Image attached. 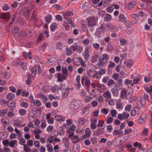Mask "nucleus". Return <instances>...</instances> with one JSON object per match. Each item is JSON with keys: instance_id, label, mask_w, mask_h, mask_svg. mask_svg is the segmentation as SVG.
<instances>
[{"instance_id": "nucleus-1", "label": "nucleus", "mask_w": 152, "mask_h": 152, "mask_svg": "<svg viewBox=\"0 0 152 152\" xmlns=\"http://www.w3.org/2000/svg\"><path fill=\"white\" fill-rule=\"evenodd\" d=\"M82 105L81 102L80 100L74 101L70 103L69 105L70 108L72 110H75L79 109Z\"/></svg>"}, {"instance_id": "nucleus-2", "label": "nucleus", "mask_w": 152, "mask_h": 152, "mask_svg": "<svg viewBox=\"0 0 152 152\" xmlns=\"http://www.w3.org/2000/svg\"><path fill=\"white\" fill-rule=\"evenodd\" d=\"M81 82L82 84L84 85L86 91L88 92H89L90 87V81L84 77H83L81 78Z\"/></svg>"}, {"instance_id": "nucleus-3", "label": "nucleus", "mask_w": 152, "mask_h": 152, "mask_svg": "<svg viewBox=\"0 0 152 152\" xmlns=\"http://www.w3.org/2000/svg\"><path fill=\"white\" fill-rule=\"evenodd\" d=\"M37 70H38L37 73L38 75L40 74L42 72L40 66L39 64L35 65L30 69V71L31 72L32 76L34 77L36 76Z\"/></svg>"}, {"instance_id": "nucleus-4", "label": "nucleus", "mask_w": 152, "mask_h": 152, "mask_svg": "<svg viewBox=\"0 0 152 152\" xmlns=\"http://www.w3.org/2000/svg\"><path fill=\"white\" fill-rule=\"evenodd\" d=\"M87 75L90 77L98 79L99 76L97 71L92 69H88L87 72Z\"/></svg>"}, {"instance_id": "nucleus-5", "label": "nucleus", "mask_w": 152, "mask_h": 152, "mask_svg": "<svg viewBox=\"0 0 152 152\" xmlns=\"http://www.w3.org/2000/svg\"><path fill=\"white\" fill-rule=\"evenodd\" d=\"M70 48L74 52H77L79 53H81L83 50L82 47L77 45V44L75 43L71 45L70 46Z\"/></svg>"}, {"instance_id": "nucleus-6", "label": "nucleus", "mask_w": 152, "mask_h": 152, "mask_svg": "<svg viewBox=\"0 0 152 152\" xmlns=\"http://www.w3.org/2000/svg\"><path fill=\"white\" fill-rule=\"evenodd\" d=\"M64 88V85L62 83H60L58 85H55L51 88V91L53 92L59 90H62Z\"/></svg>"}, {"instance_id": "nucleus-7", "label": "nucleus", "mask_w": 152, "mask_h": 152, "mask_svg": "<svg viewBox=\"0 0 152 152\" xmlns=\"http://www.w3.org/2000/svg\"><path fill=\"white\" fill-rule=\"evenodd\" d=\"M57 77V81L60 82H62L63 80H65L66 78V75L61 74L60 73H56V75Z\"/></svg>"}, {"instance_id": "nucleus-8", "label": "nucleus", "mask_w": 152, "mask_h": 152, "mask_svg": "<svg viewBox=\"0 0 152 152\" xmlns=\"http://www.w3.org/2000/svg\"><path fill=\"white\" fill-rule=\"evenodd\" d=\"M88 26L89 27H92L96 25V20L94 18H88Z\"/></svg>"}, {"instance_id": "nucleus-9", "label": "nucleus", "mask_w": 152, "mask_h": 152, "mask_svg": "<svg viewBox=\"0 0 152 152\" xmlns=\"http://www.w3.org/2000/svg\"><path fill=\"white\" fill-rule=\"evenodd\" d=\"M83 56L85 61L87 60L89 58L90 55L89 49L88 48H85L84 51L82 53Z\"/></svg>"}, {"instance_id": "nucleus-10", "label": "nucleus", "mask_w": 152, "mask_h": 152, "mask_svg": "<svg viewBox=\"0 0 152 152\" xmlns=\"http://www.w3.org/2000/svg\"><path fill=\"white\" fill-rule=\"evenodd\" d=\"M33 8V7L32 5L30 6V7L29 9L25 8L23 10V15L25 17L29 15L30 12Z\"/></svg>"}, {"instance_id": "nucleus-11", "label": "nucleus", "mask_w": 152, "mask_h": 152, "mask_svg": "<svg viewBox=\"0 0 152 152\" xmlns=\"http://www.w3.org/2000/svg\"><path fill=\"white\" fill-rule=\"evenodd\" d=\"M83 61V60L81 57H76L73 59L74 64L75 66L80 65L81 62Z\"/></svg>"}, {"instance_id": "nucleus-12", "label": "nucleus", "mask_w": 152, "mask_h": 152, "mask_svg": "<svg viewBox=\"0 0 152 152\" xmlns=\"http://www.w3.org/2000/svg\"><path fill=\"white\" fill-rule=\"evenodd\" d=\"M80 76L79 75L77 76L76 78V83H75V87L77 90L79 89L81 87V84L80 83Z\"/></svg>"}, {"instance_id": "nucleus-13", "label": "nucleus", "mask_w": 152, "mask_h": 152, "mask_svg": "<svg viewBox=\"0 0 152 152\" xmlns=\"http://www.w3.org/2000/svg\"><path fill=\"white\" fill-rule=\"evenodd\" d=\"M128 91L126 89H124L121 91L120 96L121 99H123L126 98V99L128 98L126 94Z\"/></svg>"}, {"instance_id": "nucleus-14", "label": "nucleus", "mask_w": 152, "mask_h": 152, "mask_svg": "<svg viewBox=\"0 0 152 152\" xmlns=\"http://www.w3.org/2000/svg\"><path fill=\"white\" fill-rule=\"evenodd\" d=\"M91 132L88 128H86L85 129V134L82 136L83 139L89 138L91 134Z\"/></svg>"}, {"instance_id": "nucleus-15", "label": "nucleus", "mask_w": 152, "mask_h": 152, "mask_svg": "<svg viewBox=\"0 0 152 152\" xmlns=\"http://www.w3.org/2000/svg\"><path fill=\"white\" fill-rule=\"evenodd\" d=\"M10 15L8 13H3L0 14V18L2 19L6 20L10 19Z\"/></svg>"}, {"instance_id": "nucleus-16", "label": "nucleus", "mask_w": 152, "mask_h": 152, "mask_svg": "<svg viewBox=\"0 0 152 152\" xmlns=\"http://www.w3.org/2000/svg\"><path fill=\"white\" fill-rule=\"evenodd\" d=\"M103 97L106 99H110L112 97L111 94L109 91L104 92L103 94Z\"/></svg>"}, {"instance_id": "nucleus-17", "label": "nucleus", "mask_w": 152, "mask_h": 152, "mask_svg": "<svg viewBox=\"0 0 152 152\" xmlns=\"http://www.w3.org/2000/svg\"><path fill=\"white\" fill-rule=\"evenodd\" d=\"M17 140H12L10 142L9 146L11 148H15L18 146Z\"/></svg>"}, {"instance_id": "nucleus-18", "label": "nucleus", "mask_w": 152, "mask_h": 152, "mask_svg": "<svg viewBox=\"0 0 152 152\" xmlns=\"http://www.w3.org/2000/svg\"><path fill=\"white\" fill-rule=\"evenodd\" d=\"M73 13L71 11H67L64 12L63 13L64 15V18L65 19H66L69 17H70L73 15Z\"/></svg>"}, {"instance_id": "nucleus-19", "label": "nucleus", "mask_w": 152, "mask_h": 152, "mask_svg": "<svg viewBox=\"0 0 152 152\" xmlns=\"http://www.w3.org/2000/svg\"><path fill=\"white\" fill-rule=\"evenodd\" d=\"M31 54L32 52L31 51H29L28 53L26 52H24L23 53V55L24 58H28L30 59L32 58V57L31 56Z\"/></svg>"}, {"instance_id": "nucleus-20", "label": "nucleus", "mask_w": 152, "mask_h": 152, "mask_svg": "<svg viewBox=\"0 0 152 152\" xmlns=\"http://www.w3.org/2000/svg\"><path fill=\"white\" fill-rule=\"evenodd\" d=\"M55 120L58 122H60V123L64 122L65 120V118L62 117L60 115H57L55 116Z\"/></svg>"}, {"instance_id": "nucleus-21", "label": "nucleus", "mask_w": 152, "mask_h": 152, "mask_svg": "<svg viewBox=\"0 0 152 152\" xmlns=\"http://www.w3.org/2000/svg\"><path fill=\"white\" fill-rule=\"evenodd\" d=\"M1 77L2 78L8 79L10 77V75L7 71L4 70L1 73Z\"/></svg>"}, {"instance_id": "nucleus-22", "label": "nucleus", "mask_w": 152, "mask_h": 152, "mask_svg": "<svg viewBox=\"0 0 152 152\" xmlns=\"http://www.w3.org/2000/svg\"><path fill=\"white\" fill-rule=\"evenodd\" d=\"M62 141L65 147L67 148L69 146V143L68 138L64 137L62 139Z\"/></svg>"}, {"instance_id": "nucleus-23", "label": "nucleus", "mask_w": 152, "mask_h": 152, "mask_svg": "<svg viewBox=\"0 0 152 152\" xmlns=\"http://www.w3.org/2000/svg\"><path fill=\"white\" fill-rule=\"evenodd\" d=\"M126 18L123 14L120 15L118 17V20L121 22H124L126 24Z\"/></svg>"}, {"instance_id": "nucleus-24", "label": "nucleus", "mask_w": 152, "mask_h": 152, "mask_svg": "<svg viewBox=\"0 0 152 152\" xmlns=\"http://www.w3.org/2000/svg\"><path fill=\"white\" fill-rule=\"evenodd\" d=\"M104 128H101L98 129L96 132V135L97 136H98L99 135L103 134H104Z\"/></svg>"}, {"instance_id": "nucleus-25", "label": "nucleus", "mask_w": 152, "mask_h": 152, "mask_svg": "<svg viewBox=\"0 0 152 152\" xmlns=\"http://www.w3.org/2000/svg\"><path fill=\"white\" fill-rule=\"evenodd\" d=\"M106 64V62L103 61L102 59H100L99 62L96 64L97 66L99 67H102L105 66Z\"/></svg>"}, {"instance_id": "nucleus-26", "label": "nucleus", "mask_w": 152, "mask_h": 152, "mask_svg": "<svg viewBox=\"0 0 152 152\" xmlns=\"http://www.w3.org/2000/svg\"><path fill=\"white\" fill-rule=\"evenodd\" d=\"M69 88H66L64 89L62 91V95L64 97H66L69 94Z\"/></svg>"}, {"instance_id": "nucleus-27", "label": "nucleus", "mask_w": 152, "mask_h": 152, "mask_svg": "<svg viewBox=\"0 0 152 152\" xmlns=\"http://www.w3.org/2000/svg\"><path fill=\"white\" fill-rule=\"evenodd\" d=\"M9 121V119L6 117H3L1 120V123L3 125H8V122Z\"/></svg>"}, {"instance_id": "nucleus-28", "label": "nucleus", "mask_w": 152, "mask_h": 152, "mask_svg": "<svg viewBox=\"0 0 152 152\" xmlns=\"http://www.w3.org/2000/svg\"><path fill=\"white\" fill-rule=\"evenodd\" d=\"M98 57L97 54L94 53L92 57L91 62L92 63H95L96 62L97 58Z\"/></svg>"}, {"instance_id": "nucleus-29", "label": "nucleus", "mask_w": 152, "mask_h": 152, "mask_svg": "<svg viewBox=\"0 0 152 152\" xmlns=\"http://www.w3.org/2000/svg\"><path fill=\"white\" fill-rule=\"evenodd\" d=\"M15 97V95L12 93H9L7 95V99L11 100L13 99Z\"/></svg>"}, {"instance_id": "nucleus-30", "label": "nucleus", "mask_w": 152, "mask_h": 152, "mask_svg": "<svg viewBox=\"0 0 152 152\" xmlns=\"http://www.w3.org/2000/svg\"><path fill=\"white\" fill-rule=\"evenodd\" d=\"M109 58L110 57L108 55L106 54H104L102 55L101 59L103 61H105L106 62H107Z\"/></svg>"}, {"instance_id": "nucleus-31", "label": "nucleus", "mask_w": 152, "mask_h": 152, "mask_svg": "<svg viewBox=\"0 0 152 152\" xmlns=\"http://www.w3.org/2000/svg\"><path fill=\"white\" fill-rule=\"evenodd\" d=\"M136 3L135 1H132L129 2L128 5V9L129 10L132 9L134 7Z\"/></svg>"}, {"instance_id": "nucleus-32", "label": "nucleus", "mask_w": 152, "mask_h": 152, "mask_svg": "<svg viewBox=\"0 0 152 152\" xmlns=\"http://www.w3.org/2000/svg\"><path fill=\"white\" fill-rule=\"evenodd\" d=\"M102 31L100 30L99 29L97 28L95 33V35L96 37V38H99L100 37Z\"/></svg>"}, {"instance_id": "nucleus-33", "label": "nucleus", "mask_w": 152, "mask_h": 152, "mask_svg": "<svg viewBox=\"0 0 152 152\" xmlns=\"http://www.w3.org/2000/svg\"><path fill=\"white\" fill-rule=\"evenodd\" d=\"M39 98H40L43 99V100L45 102H47L48 100V98L45 96V95L42 93H40L39 95Z\"/></svg>"}, {"instance_id": "nucleus-34", "label": "nucleus", "mask_w": 152, "mask_h": 152, "mask_svg": "<svg viewBox=\"0 0 152 152\" xmlns=\"http://www.w3.org/2000/svg\"><path fill=\"white\" fill-rule=\"evenodd\" d=\"M110 91L114 96H117L118 95V90L113 88H112Z\"/></svg>"}, {"instance_id": "nucleus-35", "label": "nucleus", "mask_w": 152, "mask_h": 152, "mask_svg": "<svg viewBox=\"0 0 152 152\" xmlns=\"http://www.w3.org/2000/svg\"><path fill=\"white\" fill-rule=\"evenodd\" d=\"M96 87L98 88H100L102 89V92L104 91V90L105 89L106 87L103 84H101L100 83L96 84Z\"/></svg>"}, {"instance_id": "nucleus-36", "label": "nucleus", "mask_w": 152, "mask_h": 152, "mask_svg": "<svg viewBox=\"0 0 152 152\" xmlns=\"http://www.w3.org/2000/svg\"><path fill=\"white\" fill-rule=\"evenodd\" d=\"M8 110L7 109H4L3 110H0V116H2L5 115L7 112Z\"/></svg>"}, {"instance_id": "nucleus-37", "label": "nucleus", "mask_w": 152, "mask_h": 152, "mask_svg": "<svg viewBox=\"0 0 152 152\" xmlns=\"http://www.w3.org/2000/svg\"><path fill=\"white\" fill-rule=\"evenodd\" d=\"M52 18V16L51 15L48 14L45 17V21L48 23L51 20Z\"/></svg>"}, {"instance_id": "nucleus-38", "label": "nucleus", "mask_w": 152, "mask_h": 152, "mask_svg": "<svg viewBox=\"0 0 152 152\" xmlns=\"http://www.w3.org/2000/svg\"><path fill=\"white\" fill-rule=\"evenodd\" d=\"M112 16L111 15L107 14H106L104 18V20L105 21H109L111 19Z\"/></svg>"}, {"instance_id": "nucleus-39", "label": "nucleus", "mask_w": 152, "mask_h": 152, "mask_svg": "<svg viewBox=\"0 0 152 152\" xmlns=\"http://www.w3.org/2000/svg\"><path fill=\"white\" fill-rule=\"evenodd\" d=\"M18 113L21 116H24L26 114V111L25 109H21L19 110Z\"/></svg>"}, {"instance_id": "nucleus-40", "label": "nucleus", "mask_w": 152, "mask_h": 152, "mask_svg": "<svg viewBox=\"0 0 152 152\" xmlns=\"http://www.w3.org/2000/svg\"><path fill=\"white\" fill-rule=\"evenodd\" d=\"M56 60L53 58H51L49 59L48 61V64L50 65H52L56 62Z\"/></svg>"}, {"instance_id": "nucleus-41", "label": "nucleus", "mask_w": 152, "mask_h": 152, "mask_svg": "<svg viewBox=\"0 0 152 152\" xmlns=\"http://www.w3.org/2000/svg\"><path fill=\"white\" fill-rule=\"evenodd\" d=\"M23 149L24 151L26 152H31V149L28 147L26 144L24 145L23 146Z\"/></svg>"}, {"instance_id": "nucleus-42", "label": "nucleus", "mask_w": 152, "mask_h": 152, "mask_svg": "<svg viewBox=\"0 0 152 152\" xmlns=\"http://www.w3.org/2000/svg\"><path fill=\"white\" fill-rule=\"evenodd\" d=\"M33 103L34 105L37 106H39L42 104L41 101L38 99L35 100Z\"/></svg>"}, {"instance_id": "nucleus-43", "label": "nucleus", "mask_w": 152, "mask_h": 152, "mask_svg": "<svg viewBox=\"0 0 152 152\" xmlns=\"http://www.w3.org/2000/svg\"><path fill=\"white\" fill-rule=\"evenodd\" d=\"M12 29L13 32L15 33H18L19 31V28L18 27L16 26L12 27Z\"/></svg>"}, {"instance_id": "nucleus-44", "label": "nucleus", "mask_w": 152, "mask_h": 152, "mask_svg": "<svg viewBox=\"0 0 152 152\" xmlns=\"http://www.w3.org/2000/svg\"><path fill=\"white\" fill-rule=\"evenodd\" d=\"M61 71L63 75H66L67 76V72H68V70L66 68L64 67H63L62 68Z\"/></svg>"}, {"instance_id": "nucleus-45", "label": "nucleus", "mask_w": 152, "mask_h": 152, "mask_svg": "<svg viewBox=\"0 0 152 152\" xmlns=\"http://www.w3.org/2000/svg\"><path fill=\"white\" fill-rule=\"evenodd\" d=\"M134 63V61L133 60H128L127 64V66L128 68H130L131 66Z\"/></svg>"}, {"instance_id": "nucleus-46", "label": "nucleus", "mask_w": 152, "mask_h": 152, "mask_svg": "<svg viewBox=\"0 0 152 152\" xmlns=\"http://www.w3.org/2000/svg\"><path fill=\"white\" fill-rule=\"evenodd\" d=\"M22 63V61H17L13 62L12 64V65L14 66H18L20 65Z\"/></svg>"}, {"instance_id": "nucleus-47", "label": "nucleus", "mask_w": 152, "mask_h": 152, "mask_svg": "<svg viewBox=\"0 0 152 152\" xmlns=\"http://www.w3.org/2000/svg\"><path fill=\"white\" fill-rule=\"evenodd\" d=\"M78 122L79 125H83L84 123V119L82 118H79L78 120Z\"/></svg>"}, {"instance_id": "nucleus-48", "label": "nucleus", "mask_w": 152, "mask_h": 152, "mask_svg": "<svg viewBox=\"0 0 152 152\" xmlns=\"http://www.w3.org/2000/svg\"><path fill=\"white\" fill-rule=\"evenodd\" d=\"M132 80H130L129 79H126L125 80L124 83V84L126 85H128L131 84V85H133V84L132 83Z\"/></svg>"}, {"instance_id": "nucleus-49", "label": "nucleus", "mask_w": 152, "mask_h": 152, "mask_svg": "<svg viewBox=\"0 0 152 152\" xmlns=\"http://www.w3.org/2000/svg\"><path fill=\"white\" fill-rule=\"evenodd\" d=\"M57 24L56 23H54L50 26L51 31H54L57 28Z\"/></svg>"}, {"instance_id": "nucleus-50", "label": "nucleus", "mask_w": 152, "mask_h": 152, "mask_svg": "<svg viewBox=\"0 0 152 152\" xmlns=\"http://www.w3.org/2000/svg\"><path fill=\"white\" fill-rule=\"evenodd\" d=\"M104 123V121L103 120L99 121L97 125L98 127H102Z\"/></svg>"}, {"instance_id": "nucleus-51", "label": "nucleus", "mask_w": 152, "mask_h": 152, "mask_svg": "<svg viewBox=\"0 0 152 152\" xmlns=\"http://www.w3.org/2000/svg\"><path fill=\"white\" fill-rule=\"evenodd\" d=\"M66 50V54L67 56H69L72 54V51L70 47V48H66L65 49Z\"/></svg>"}, {"instance_id": "nucleus-52", "label": "nucleus", "mask_w": 152, "mask_h": 152, "mask_svg": "<svg viewBox=\"0 0 152 152\" xmlns=\"http://www.w3.org/2000/svg\"><path fill=\"white\" fill-rule=\"evenodd\" d=\"M90 42L89 39L88 38H86L82 41V43L85 45H88Z\"/></svg>"}, {"instance_id": "nucleus-53", "label": "nucleus", "mask_w": 152, "mask_h": 152, "mask_svg": "<svg viewBox=\"0 0 152 152\" xmlns=\"http://www.w3.org/2000/svg\"><path fill=\"white\" fill-rule=\"evenodd\" d=\"M117 118L120 120H123L126 119L125 118L123 114H120L118 115Z\"/></svg>"}, {"instance_id": "nucleus-54", "label": "nucleus", "mask_w": 152, "mask_h": 152, "mask_svg": "<svg viewBox=\"0 0 152 152\" xmlns=\"http://www.w3.org/2000/svg\"><path fill=\"white\" fill-rule=\"evenodd\" d=\"M29 93L28 92H26V91H23L21 94V95L23 97H27L29 95Z\"/></svg>"}, {"instance_id": "nucleus-55", "label": "nucleus", "mask_w": 152, "mask_h": 152, "mask_svg": "<svg viewBox=\"0 0 152 152\" xmlns=\"http://www.w3.org/2000/svg\"><path fill=\"white\" fill-rule=\"evenodd\" d=\"M20 106L23 107L27 108L28 107V103L24 102H22L20 103Z\"/></svg>"}, {"instance_id": "nucleus-56", "label": "nucleus", "mask_w": 152, "mask_h": 152, "mask_svg": "<svg viewBox=\"0 0 152 152\" xmlns=\"http://www.w3.org/2000/svg\"><path fill=\"white\" fill-rule=\"evenodd\" d=\"M46 147L47 148V151L48 152H52L53 151V148L50 144L47 145Z\"/></svg>"}, {"instance_id": "nucleus-57", "label": "nucleus", "mask_w": 152, "mask_h": 152, "mask_svg": "<svg viewBox=\"0 0 152 152\" xmlns=\"http://www.w3.org/2000/svg\"><path fill=\"white\" fill-rule=\"evenodd\" d=\"M140 81V79L139 77H137L133 80V83L135 85L137 84Z\"/></svg>"}, {"instance_id": "nucleus-58", "label": "nucleus", "mask_w": 152, "mask_h": 152, "mask_svg": "<svg viewBox=\"0 0 152 152\" xmlns=\"http://www.w3.org/2000/svg\"><path fill=\"white\" fill-rule=\"evenodd\" d=\"M115 84L114 81L112 79H109L107 83L108 86H111Z\"/></svg>"}, {"instance_id": "nucleus-59", "label": "nucleus", "mask_w": 152, "mask_h": 152, "mask_svg": "<svg viewBox=\"0 0 152 152\" xmlns=\"http://www.w3.org/2000/svg\"><path fill=\"white\" fill-rule=\"evenodd\" d=\"M106 26V25L104 23H103L101 24L100 27L98 28L100 30L103 32L105 30Z\"/></svg>"}, {"instance_id": "nucleus-60", "label": "nucleus", "mask_w": 152, "mask_h": 152, "mask_svg": "<svg viewBox=\"0 0 152 152\" xmlns=\"http://www.w3.org/2000/svg\"><path fill=\"white\" fill-rule=\"evenodd\" d=\"M17 135L15 133H11L9 136L11 140L16 139L17 137Z\"/></svg>"}, {"instance_id": "nucleus-61", "label": "nucleus", "mask_w": 152, "mask_h": 152, "mask_svg": "<svg viewBox=\"0 0 152 152\" xmlns=\"http://www.w3.org/2000/svg\"><path fill=\"white\" fill-rule=\"evenodd\" d=\"M92 99V98L90 96H87L85 98V102L86 103L88 102H90Z\"/></svg>"}, {"instance_id": "nucleus-62", "label": "nucleus", "mask_w": 152, "mask_h": 152, "mask_svg": "<svg viewBox=\"0 0 152 152\" xmlns=\"http://www.w3.org/2000/svg\"><path fill=\"white\" fill-rule=\"evenodd\" d=\"M43 37L42 34H40L39 35V37L37 41V43H39L42 42Z\"/></svg>"}, {"instance_id": "nucleus-63", "label": "nucleus", "mask_w": 152, "mask_h": 152, "mask_svg": "<svg viewBox=\"0 0 152 152\" xmlns=\"http://www.w3.org/2000/svg\"><path fill=\"white\" fill-rule=\"evenodd\" d=\"M2 143L4 145L7 146L9 145L10 142L8 140L5 139L2 141Z\"/></svg>"}, {"instance_id": "nucleus-64", "label": "nucleus", "mask_w": 152, "mask_h": 152, "mask_svg": "<svg viewBox=\"0 0 152 152\" xmlns=\"http://www.w3.org/2000/svg\"><path fill=\"white\" fill-rule=\"evenodd\" d=\"M111 115L113 117H115L117 114V112L115 110H111Z\"/></svg>"}]
</instances>
